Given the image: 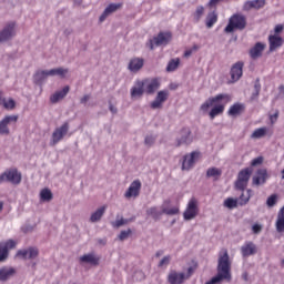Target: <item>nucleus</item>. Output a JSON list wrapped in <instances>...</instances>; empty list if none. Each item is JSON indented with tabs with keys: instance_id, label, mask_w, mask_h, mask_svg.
I'll return each mask as SVG.
<instances>
[{
	"instance_id": "f257e3e1",
	"label": "nucleus",
	"mask_w": 284,
	"mask_h": 284,
	"mask_svg": "<svg viewBox=\"0 0 284 284\" xmlns=\"http://www.w3.org/2000/svg\"><path fill=\"white\" fill-rule=\"evenodd\" d=\"M230 101H232V98L229 94H217L202 103L200 110L203 114L209 112L210 119L214 120L219 114L225 112V105H227ZM210 108H212L211 111Z\"/></svg>"
},
{
	"instance_id": "f03ea898",
	"label": "nucleus",
	"mask_w": 284,
	"mask_h": 284,
	"mask_svg": "<svg viewBox=\"0 0 284 284\" xmlns=\"http://www.w3.org/2000/svg\"><path fill=\"white\" fill-rule=\"evenodd\" d=\"M246 26H247V20H245V16L233 14L230 18L229 24L225 27L224 32L232 33L235 30H245Z\"/></svg>"
},
{
	"instance_id": "7ed1b4c3",
	"label": "nucleus",
	"mask_w": 284,
	"mask_h": 284,
	"mask_svg": "<svg viewBox=\"0 0 284 284\" xmlns=\"http://www.w3.org/2000/svg\"><path fill=\"white\" fill-rule=\"evenodd\" d=\"M171 40H172V34L171 33L160 32L156 37L149 40L146 45H148V48H150V50H154V48H159L161 45H168Z\"/></svg>"
},
{
	"instance_id": "20e7f679",
	"label": "nucleus",
	"mask_w": 284,
	"mask_h": 284,
	"mask_svg": "<svg viewBox=\"0 0 284 284\" xmlns=\"http://www.w3.org/2000/svg\"><path fill=\"white\" fill-rule=\"evenodd\" d=\"M14 37H17V24L14 22H9L0 30V43L12 41Z\"/></svg>"
},
{
	"instance_id": "39448f33",
	"label": "nucleus",
	"mask_w": 284,
	"mask_h": 284,
	"mask_svg": "<svg viewBox=\"0 0 284 284\" xmlns=\"http://www.w3.org/2000/svg\"><path fill=\"white\" fill-rule=\"evenodd\" d=\"M252 176V169L246 168L239 172L237 180L235 181V187L243 192L250 183V178Z\"/></svg>"
},
{
	"instance_id": "423d86ee",
	"label": "nucleus",
	"mask_w": 284,
	"mask_h": 284,
	"mask_svg": "<svg viewBox=\"0 0 284 284\" xmlns=\"http://www.w3.org/2000/svg\"><path fill=\"white\" fill-rule=\"evenodd\" d=\"M68 132H70V124L64 122L61 126L53 131L50 145L54 146L57 143H60V141H63V138L67 136Z\"/></svg>"
},
{
	"instance_id": "0eeeda50",
	"label": "nucleus",
	"mask_w": 284,
	"mask_h": 284,
	"mask_svg": "<svg viewBox=\"0 0 284 284\" xmlns=\"http://www.w3.org/2000/svg\"><path fill=\"white\" fill-rule=\"evenodd\" d=\"M197 215H199V202L196 201V199L192 197L189 201L186 209L183 213V219L184 221H192L193 219H196Z\"/></svg>"
},
{
	"instance_id": "6e6552de",
	"label": "nucleus",
	"mask_w": 284,
	"mask_h": 284,
	"mask_svg": "<svg viewBox=\"0 0 284 284\" xmlns=\"http://www.w3.org/2000/svg\"><path fill=\"white\" fill-rule=\"evenodd\" d=\"M3 182L7 181V183H12V185H19L21 183V172L17 170V168L8 169L2 173Z\"/></svg>"
},
{
	"instance_id": "1a4fd4ad",
	"label": "nucleus",
	"mask_w": 284,
	"mask_h": 284,
	"mask_svg": "<svg viewBox=\"0 0 284 284\" xmlns=\"http://www.w3.org/2000/svg\"><path fill=\"white\" fill-rule=\"evenodd\" d=\"M201 159V152L193 151L190 154L184 155V160L182 162V170H192L194 165H196V161Z\"/></svg>"
},
{
	"instance_id": "9d476101",
	"label": "nucleus",
	"mask_w": 284,
	"mask_h": 284,
	"mask_svg": "<svg viewBox=\"0 0 284 284\" xmlns=\"http://www.w3.org/2000/svg\"><path fill=\"white\" fill-rule=\"evenodd\" d=\"M19 121V115H6L0 121V134H10L9 125H14Z\"/></svg>"
},
{
	"instance_id": "9b49d317",
	"label": "nucleus",
	"mask_w": 284,
	"mask_h": 284,
	"mask_svg": "<svg viewBox=\"0 0 284 284\" xmlns=\"http://www.w3.org/2000/svg\"><path fill=\"white\" fill-rule=\"evenodd\" d=\"M170 97V91L162 90L159 91L154 101L151 102V109L152 110H161L163 108V103L168 101V98Z\"/></svg>"
},
{
	"instance_id": "f8f14e48",
	"label": "nucleus",
	"mask_w": 284,
	"mask_h": 284,
	"mask_svg": "<svg viewBox=\"0 0 284 284\" xmlns=\"http://www.w3.org/2000/svg\"><path fill=\"white\" fill-rule=\"evenodd\" d=\"M100 261H101V257H99V255H97V253L94 252L87 253L79 257V263L81 265H91L93 267H97Z\"/></svg>"
},
{
	"instance_id": "ddd939ff",
	"label": "nucleus",
	"mask_w": 284,
	"mask_h": 284,
	"mask_svg": "<svg viewBox=\"0 0 284 284\" xmlns=\"http://www.w3.org/2000/svg\"><path fill=\"white\" fill-rule=\"evenodd\" d=\"M142 83L146 94H154V92L161 88V80H159V78L145 79L142 81Z\"/></svg>"
},
{
	"instance_id": "4468645a",
	"label": "nucleus",
	"mask_w": 284,
	"mask_h": 284,
	"mask_svg": "<svg viewBox=\"0 0 284 284\" xmlns=\"http://www.w3.org/2000/svg\"><path fill=\"white\" fill-rule=\"evenodd\" d=\"M257 252H258V247L252 241H246L241 246V254H242L243 258L254 256V254H256Z\"/></svg>"
},
{
	"instance_id": "2eb2a0df",
	"label": "nucleus",
	"mask_w": 284,
	"mask_h": 284,
	"mask_svg": "<svg viewBox=\"0 0 284 284\" xmlns=\"http://www.w3.org/2000/svg\"><path fill=\"white\" fill-rule=\"evenodd\" d=\"M244 65H245V63H243V61H237L232 65L231 71H230L232 83H236V81L241 80V77H243V67Z\"/></svg>"
},
{
	"instance_id": "dca6fc26",
	"label": "nucleus",
	"mask_w": 284,
	"mask_h": 284,
	"mask_svg": "<svg viewBox=\"0 0 284 284\" xmlns=\"http://www.w3.org/2000/svg\"><path fill=\"white\" fill-rule=\"evenodd\" d=\"M140 194H141V181L135 180L130 184L129 189L124 193V196L125 199H136Z\"/></svg>"
},
{
	"instance_id": "f3484780",
	"label": "nucleus",
	"mask_w": 284,
	"mask_h": 284,
	"mask_svg": "<svg viewBox=\"0 0 284 284\" xmlns=\"http://www.w3.org/2000/svg\"><path fill=\"white\" fill-rule=\"evenodd\" d=\"M14 276H17V268L12 266H2L0 268V283H8Z\"/></svg>"
},
{
	"instance_id": "a211bd4d",
	"label": "nucleus",
	"mask_w": 284,
	"mask_h": 284,
	"mask_svg": "<svg viewBox=\"0 0 284 284\" xmlns=\"http://www.w3.org/2000/svg\"><path fill=\"white\" fill-rule=\"evenodd\" d=\"M17 256H20V258H24L26 261L28 260H34L37 256H39V248L37 247H29L24 250H20L17 253Z\"/></svg>"
},
{
	"instance_id": "6ab92c4d",
	"label": "nucleus",
	"mask_w": 284,
	"mask_h": 284,
	"mask_svg": "<svg viewBox=\"0 0 284 284\" xmlns=\"http://www.w3.org/2000/svg\"><path fill=\"white\" fill-rule=\"evenodd\" d=\"M283 43H284V41L281 38V36H278V34L268 36L270 52H276V50H278V48L283 47Z\"/></svg>"
},
{
	"instance_id": "aec40b11",
	"label": "nucleus",
	"mask_w": 284,
	"mask_h": 284,
	"mask_svg": "<svg viewBox=\"0 0 284 284\" xmlns=\"http://www.w3.org/2000/svg\"><path fill=\"white\" fill-rule=\"evenodd\" d=\"M194 141V136H192V131L189 128H184L181 131V138L178 139V145H190Z\"/></svg>"
},
{
	"instance_id": "412c9836",
	"label": "nucleus",
	"mask_w": 284,
	"mask_h": 284,
	"mask_svg": "<svg viewBox=\"0 0 284 284\" xmlns=\"http://www.w3.org/2000/svg\"><path fill=\"white\" fill-rule=\"evenodd\" d=\"M261 8H265V0H248L243 4L245 12H250V10H261Z\"/></svg>"
},
{
	"instance_id": "4be33fe9",
	"label": "nucleus",
	"mask_w": 284,
	"mask_h": 284,
	"mask_svg": "<svg viewBox=\"0 0 284 284\" xmlns=\"http://www.w3.org/2000/svg\"><path fill=\"white\" fill-rule=\"evenodd\" d=\"M185 281V273H179L176 271H171L168 276V282L170 284H182Z\"/></svg>"
},
{
	"instance_id": "5701e85b",
	"label": "nucleus",
	"mask_w": 284,
	"mask_h": 284,
	"mask_svg": "<svg viewBox=\"0 0 284 284\" xmlns=\"http://www.w3.org/2000/svg\"><path fill=\"white\" fill-rule=\"evenodd\" d=\"M267 181V170L260 169L256 172V175L253 176V185H264Z\"/></svg>"
},
{
	"instance_id": "b1692460",
	"label": "nucleus",
	"mask_w": 284,
	"mask_h": 284,
	"mask_svg": "<svg viewBox=\"0 0 284 284\" xmlns=\"http://www.w3.org/2000/svg\"><path fill=\"white\" fill-rule=\"evenodd\" d=\"M121 8V3H110L103 11V13L100 16V23H103L110 14L116 12Z\"/></svg>"
},
{
	"instance_id": "393cba45",
	"label": "nucleus",
	"mask_w": 284,
	"mask_h": 284,
	"mask_svg": "<svg viewBox=\"0 0 284 284\" xmlns=\"http://www.w3.org/2000/svg\"><path fill=\"white\" fill-rule=\"evenodd\" d=\"M145 64V60L143 58H132L129 62L130 72H139L141 68Z\"/></svg>"
},
{
	"instance_id": "a878e982",
	"label": "nucleus",
	"mask_w": 284,
	"mask_h": 284,
	"mask_svg": "<svg viewBox=\"0 0 284 284\" xmlns=\"http://www.w3.org/2000/svg\"><path fill=\"white\" fill-rule=\"evenodd\" d=\"M145 92V87L143 85V81H138L134 87L131 88V98L139 99L143 97Z\"/></svg>"
},
{
	"instance_id": "bb28decb",
	"label": "nucleus",
	"mask_w": 284,
	"mask_h": 284,
	"mask_svg": "<svg viewBox=\"0 0 284 284\" xmlns=\"http://www.w3.org/2000/svg\"><path fill=\"white\" fill-rule=\"evenodd\" d=\"M263 50H265V43H255V45L250 50L251 59H258L260 57H263Z\"/></svg>"
},
{
	"instance_id": "cd10ccee",
	"label": "nucleus",
	"mask_w": 284,
	"mask_h": 284,
	"mask_svg": "<svg viewBox=\"0 0 284 284\" xmlns=\"http://www.w3.org/2000/svg\"><path fill=\"white\" fill-rule=\"evenodd\" d=\"M68 92H70V87H64L62 90L57 91L50 97L51 103H59L62 99H65L68 97Z\"/></svg>"
},
{
	"instance_id": "c85d7f7f",
	"label": "nucleus",
	"mask_w": 284,
	"mask_h": 284,
	"mask_svg": "<svg viewBox=\"0 0 284 284\" xmlns=\"http://www.w3.org/2000/svg\"><path fill=\"white\" fill-rule=\"evenodd\" d=\"M105 210H108V205H102L97 211H94L90 216V223H99V221L103 219Z\"/></svg>"
},
{
	"instance_id": "c756f323",
	"label": "nucleus",
	"mask_w": 284,
	"mask_h": 284,
	"mask_svg": "<svg viewBox=\"0 0 284 284\" xmlns=\"http://www.w3.org/2000/svg\"><path fill=\"white\" fill-rule=\"evenodd\" d=\"M168 205H170V201H164L162 204L163 214H166L168 216H176V214L180 212L179 205L172 206L170 209H168Z\"/></svg>"
},
{
	"instance_id": "7c9ffc66",
	"label": "nucleus",
	"mask_w": 284,
	"mask_h": 284,
	"mask_svg": "<svg viewBox=\"0 0 284 284\" xmlns=\"http://www.w3.org/2000/svg\"><path fill=\"white\" fill-rule=\"evenodd\" d=\"M68 72H70L69 69L65 68H54L49 70V77H60V79H65Z\"/></svg>"
},
{
	"instance_id": "2f4dec72",
	"label": "nucleus",
	"mask_w": 284,
	"mask_h": 284,
	"mask_svg": "<svg viewBox=\"0 0 284 284\" xmlns=\"http://www.w3.org/2000/svg\"><path fill=\"white\" fill-rule=\"evenodd\" d=\"M245 110V105L242 103H235L229 109V116H236Z\"/></svg>"
},
{
	"instance_id": "473e14b6",
	"label": "nucleus",
	"mask_w": 284,
	"mask_h": 284,
	"mask_svg": "<svg viewBox=\"0 0 284 284\" xmlns=\"http://www.w3.org/2000/svg\"><path fill=\"white\" fill-rule=\"evenodd\" d=\"M216 21H219V13L216 11L209 12L205 21L206 28H213Z\"/></svg>"
},
{
	"instance_id": "72a5a7b5",
	"label": "nucleus",
	"mask_w": 284,
	"mask_h": 284,
	"mask_svg": "<svg viewBox=\"0 0 284 284\" xmlns=\"http://www.w3.org/2000/svg\"><path fill=\"white\" fill-rule=\"evenodd\" d=\"M250 199H252V190L248 189L246 191H242V194L240 195L239 205H247V203H250Z\"/></svg>"
},
{
	"instance_id": "f704fd0d",
	"label": "nucleus",
	"mask_w": 284,
	"mask_h": 284,
	"mask_svg": "<svg viewBox=\"0 0 284 284\" xmlns=\"http://www.w3.org/2000/svg\"><path fill=\"white\" fill-rule=\"evenodd\" d=\"M148 216H152L155 221H159L163 216V209L159 210L156 206H152L146 211Z\"/></svg>"
},
{
	"instance_id": "c9c22d12",
	"label": "nucleus",
	"mask_w": 284,
	"mask_h": 284,
	"mask_svg": "<svg viewBox=\"0 0 284 284\" xmlns=\"http://www.w3.org/2000/svg\"><path fill=\"white\" fill-rule=\"evenodd\" d=\"M276 230L280 233L284 231V206L280 210L277 214Z\"/></svg>"
},
{
	"instance_id": "e433bc0d",
	"label": "nucleus",
	"mask_w": 284,
	"mask_h": 284,
	"mask_svg": "<svg viewBox=\"0 0 284 284\" xmlns=\"http://www.w3.org/2000/svg\"><path fill=\"white\" fill-rule=\"evenodd\" d=\"M50 77L49 74V70H40V71H37L36 74H34V81L37 83H43V81H45V79Z\"/></svg>"
},
{
	"instance_id": "4c0bfd02",
	"label": "nucleus",
	"mask_w": 284,
	"mask_h": 284,
	"mask_svg": "<svg viewBox=\"0 0 284 284\" xmlns=\"http://www.w3.org/2000/svg\"><path fill=\"white\" fill-rule=\"evenodd\" d=\"M223 174V171L219 168H210L206 171L207 179H219Z\"/></svg>"
},
{
	"instance_id": "58836bf2",
	"label": "nucleus",
	"mask_w": 284,
	"mask_h": 284,
	"mask_svg": "<svg viewBox=\"0 0 284 284\" xmlns=\"http://www.w3.org/2000/svg\"><path fill=\"white\" fill-rule=\"evenodd\" d=\"M0 105H3L6 110H14L17 102H14V99L12 98L10 99L2 98Z\"/></svg>"
},
{
	"instance_id": "ea45409f",
	"label": "nucleus",
	"mask_w": 284,
	"mask_h": 284,
	"mask_svg": "<svg viewBox=\"0 0 284 284\" xmlns=\"http://www.w3.org/2000/svg\"><path fill=\"white\" fill-rule=\"evenodd\" d=\"M265 134H267V128L263 126L253 131L251 139H263Z\"/></svg>"
},
{
	"instance_id": "a19ab883",
	"label": "nucleus",
	"mask_w": 284,
	"mask_h": 284,
	"mask_svg": "<svg viewBox=\"0 0 284 284\" xmlns=\"http://www.w3.org/2000/svg\"><path fill=\"white\" fill-rule=\"evenodd\" d=\"M181 63L179 58L172 59L166 65V72H174Z\"/></svg>"
},
{
	"instance_id": "79ce46f5",
	"label": "nucleus",
	"mask_w": 284,
	"mask_h": 284,
	"mask_svg": "<svg viewBox=\"0 0 284 284\" xmlns=\"http://www.w3.org/2000/svg\"><path fill=\"white\" fill-rule=\"evenodd\" d=\"M224 207H227V210H234V207H239V200L234 197H227L224 201Z\"/></svg>"
},
{
	"instance_id": "37998d69",
	"label": "nucleus",
	"mask_w": 284,
	"mask_h": 284,
	"mask_svg": "<svg viewBox=\"0 0 284 284\" xmlns=\"http://www.w3.org/2000/svg\"><path fill=\"white\" fill-rule=\"evenodd\" d=\"M204 12H205V8L203 6L196 7L193 13V19L195 23H199L201 21V17H203Z\"/></svg>"
},
{
	"instance_id": "c03bdc74",
	"label": "nucleus",
	"mask_w": 284,
	"mask_h": 284,
	"mask_svg": "<svg viewBox=\"0 0 284 284\" xmlns=\"http://www.w3.org/2000/svg\"><path fill=\"white\" fill-rule=\"evenodd\" d=\"M40 200L41 201H52V191H50V189H43L40 192Z\"/></svg>"
},
{
	"instance_id": "a18cd8bd",
	"label": "nucleus",
	"mask_w": 284,
	"mask_h": 284,
	"mask_svg": "<svg viewBox=\"0 0 284 284\" xmlns=\"http://www.w3.org/2000/svg\"><path fill=\"white\" fill-rule=\"evenodd\" d=\"M130 220L128 219H116L114 222L111 223L112 227H123V225H128Z\"/></svg>"
},
{
	"instance_id": "49530a36",
	"label": "nucleus",
	"mask_w": 284,
	"mask_h": 284,
	"mask_svg": "<svg viewBox=\"0 0 284 284\" xmlns=\"http://www.w3.org/2000/svg\"><path fill=\"white\" fill-rule=\"evenodd\" d=\"M172 261V256L165 255L158 264V267L166 268L168 265H170V262Z\"/></svg>"
},
{
	"instance_id": "de8ad7c7",
	"label": "nucleus",
	"mask_w": 284,
	"mask_h": 284,
	"mask_svg": "<svg viewBox=\"0 0 284 284\" xmlns=\"http://www.w3.org/2000/svg\"><path fill=\"white\" fill-rule=\"evenodd\" d=\"M131 234H132V230L128 229V230L121 231L118 239L119 241H126V239H130Z\"/></svg>"
},
{
	"instance_id": "09e8293b",
	"label": "nucleus",
	"mask_w": 284,
	"mask_h": 284,
	"mask_svg": "<svg viewBox=\"0 0 284 284\" xmlns=\"http://www.w3.org/2000/svg\"><path fill=\"white\" fill-rule=\"evenodd\" d=\"M0 245H3V247H7V253L9 250H13V247H17V242L13 240H9L7 242L0 243Z\"/></svg>"
},
{
	"instance_id": "8fccbe9b",
	"label": "nucleus",
	"mask_w": 284,
	"mask_h": 284,
	"mask_svg": "<svg viewBox=\"0 0 284 284\" xmlns=\"http://www.w3.org/2000/svg\"><path fill=\"white\" fill-rule=\"evenodd\" d=\"M8 258V248L0 244V262L6 261Z\"/></svg>"
},
{
	"instance_id": "3c124183",
	"label": "nucleus",
	"mask_w": 284,
	"mask_h": 284,
	"mask_svg": "<svg viewBox=\"0 0 284 284\" xmlns=\"http://www.w3.org/2000/svg\"><path fill=\"white\" fill-rule=\"evenodd\" d=\"M276 199H277L276 194H273L270 197H267L266 200L267 207H274V205H276Z\"/></svg>"
},
{
	"instance_id": "603ef678",
	"label": "nucleus",
	"mask_w": 284,
	"mask_h": 284,
	"mask_svg": "<svg viewBox=\"0 0 284 284\" xmlns=\"http://www.w3.org/2000/svg\"><path fill=\"white\" fill-rule=\"evenodd\" d=\"M154 141H156V138L154 135H146L144 139L145 145H154Z\"/></svg>"
},
{
	"instance_id": "864d4df0",
	"label": "nucleus",
	"mask_w": 284,
	"mask_h": 284,
	"mask_svg": "<svg viewBox=\"0 0 284 284\" xmlns=\"http://www.w3.org/2000/svg\"><path fill=\"white\" fill-rule=\"evenodd\" d=\"M252 232H253V234H261V232H263V225L253 224L252 225Z\"/></svg>"
},
{
	"instance_id": "5fc2aeb1",
	"label": "nucleus",
	"mask_w": 284,
	"mask_h": 284,
	"mask_svg": "<svg viewBox=\"0 0 284 284\" xmlns=\"http://www.w3.org/2000/svg\"><path fill=\"white\" fill-rule=\"evenodd\" d=\"M262 163H263V156H258L252 160L251 165L253 168H256V165H261Z\"/></svg>"
},
{
	"instance_id": "6e6d98bb",
	"label": "nucleus",
	"mask_w": 284,
	"mask_h": 284,
	"mask_svg": "<svg viewBox=\"0 0 284 284\" xmlns=\"http://www.w3.org/2000/svg\"><path fill=\"white\" fill-rule=\"evenodd\" d=\"M221 1H223V0H210L207 6H209V8H216L219 6V3H221Z\"/></svg>"
},
{
	"instance_id": "4d7b16f0",
	"label": "nucleus",
	"mask_w": 284,
	"mask_h": 284,
	"mask_svg": "<svg viewBox=\"0 0 284 284\" xmlns=\"http://www.w3.org/2000/svg\"><path fill=\"white\" fill-rule=\"evenodd\" d=\"M283 30H284L283 24H277V26H275V28H274L275 34H281V32H283Z\"/></svg>"
},
{
	"instance_id": "13d9d810",
	"label": "nucleus",
	"mask_w": 284,
	"mask_h": 284,
	"mask_svg": "<svg viewBox=\"0 0 284 284\" xmlns=\"http://www.w3.org/2000/svg\"><path fill=\"white\" fill-rule=\"evenodd\" d=\"M196 270V267L194 266H190L187 268V274L185 275V278H190V276H192V274H194V271Z\"/></svg>"
},
{
	"instance_id": "bf43d9fd",
	"label": "nucleus",
	"mask_w": 284,
	"mask_h": 284,
	"mask_svg": "<svg viewBox=\"0 0 284 284\" xmlns=\"http://www.w3.org/2000/svg\"><path fill=\"white\" fill-rule=\"evenodd\" d=\"M88 101H90V95L87 94V95H84V97L81 98L80 103H82L83 105H85V103H87Z\"/></svg>"
},
{
	"instance_id": "052dcab7",
	"label": "nucleus",
	"mask_w": 284,
	"mask_h": 284,
	"mask_svg": "<svg viewBox=\"0 0 284 284\" xmlns=\"http://www.w3.org/2000/svg\"><path fill=\"white\" fill-rule=\"evenodd\" d=\"M260 93H261V91L254 90V92L252 93V97H251V101H255V99H258Z\"/></svg>"
},
{
	"instance_id": "680f3d73",
	"label": "nucleus",
	"mask_w": 284,
	"mask_h": 284,
	"mask_svg": "<svg viewBox=\"0 0 284 284\" xmlns=\"http://www.w3.org/2000/svg\"><path fill=\"white\" fill-rule=\"evenodd\" d=\"M193 53H194V52L192 51V49H187V50H185V52H184V57L187 59L189 57H192Z\"/></svg>"
},
{
	"instance_id": "e2e57ef3",
	"label": "nucleus",
	"mask_w": 284,
	"mask_h": 284,
	"mask_svg": "<svg viewBox=\"0 0 284 284\" xmlns=\"http://www.w3.org/2000/svg\"><path fill=\"white\" fill-rule=\"evenodd\" d=\"M109 110H110V112H112V114H116V112H118L116 106L112 105V103H110Z\"/></svg>"
},
{
	"instance_id": "0e129e2a",
	"label": "nucleus",
	"mask_w": 284,
	"mask_h": 284,
	"mask_svg": "<svg viewBox=\"0 0 284 284\" xmlns=\"http://www.w3.org/2000/svg\"><path fill=\"white\" fill-rule=\"evenodd\" d=\"M254 90L255 92H261V83L258 82V80L255 82Z\"/></svg>"
},
{
	"instance_id": "69168bd1",
	"label": "nucleus",
	"mask_w": 284,
	"mask_h": 284,
	"mask_svg": "<svg viewBox=\"0 0 284 284\" xmlns=\"http://www.w3.org/2000/svg\"><path fill=\"white\" fill-rule=\"evenodd\" d=\"M270 119H271V123H274L278 119V113L271 115Z\"/></svg>"
},
{
	"instance_id": "338daca9",
	"label": "nucleus",
	"mask_w": 284,
	"mask_h": 284,
	"mask_svg": "<svg viewBox=\"0 0 284 284\" xmlns=\"http://www.w3.org/2000/svg\"><path fill=\"white\" fill-rule=\"evenodd\" d=\"M155 256H156V258H159L160 256H163V251H158V252L155 253Z\"/></svg>"
},
{
	"instance_id": "774afa93",
	"label": "nucleus",
	"mask_w": 284,
	"mask_h": 284,
	"mask_svg": "<svg viewBox=\"0 0 284 284\" xmlns=\"http://www.w3.org/2000/svg\"><path fill=\"white\" fill-rule=\"evenodd\" d=\"M192 52H196V50H199V45L194 44L192 48H191Z\"/></svg>"
}]
</instances>
